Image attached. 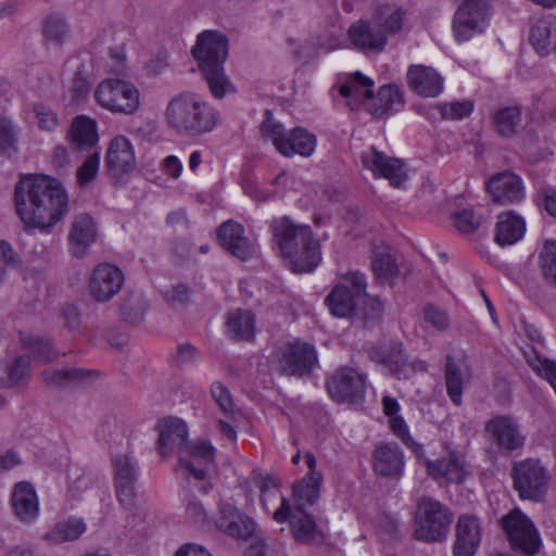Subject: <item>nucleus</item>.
Returning a JSON list of instances; mask_svg holds the SVG:
<instances>
[{
  "instance_id": "15",
  "label": "nucleus",
  "mask_w": 556,
  "mask_h": 556,
  "mask_svg": "<svg viewBox=\"0 0 556 556\" xmlns=\"http://www.w3.org/2000/svg\"><path fill=\"white\" fill-rule=\"evenodd\" d=\"M361 162L375 177H383L394 187H401L407 180L403 161L389 156L375 147L362 153Z\"/></svg>"
},
{
  "instance_id": "1",
  "label": "nucleus",
  "mask_w": 556,
  "mask_h": 556,
  "mask_svg": "<svg viewBox=\"0 0 556 556\" xmlns=\"http://www.w3.org/2000/svg\"><path fill=\"white\" fill-rule=\"evenodd\" d=\"M15 213L26 232L49 233L68 213V198L61 184L46 175L22 176L14 188Z\"/></svg>"
},
{
  "instance_id": "54",
  "label": "nucleus",
  "mask_w": 556,
  "mask_h": 556,
  "mask_svg": "<svg viewBox=\"0 0 556 556\" xmlns=\"http://www.w3.org/2000/svg\"><path fill=\"white\" fill-rule=\"evenodd\" d=\"M16 139L11 122L0 118V152L11 156L16 153Z\"/></svg>"
},
{
  "instance_id": "35",
  "label": "nucleus",
  "mask_w": 556,
  "mask_h": 556,
  "mask_svg": "<svg viewBox=\"0 0 556 556\" xmlns=\"http://www.w3.org/2000/svg\"><path fill=\"white\" fill-rule=\"evenodd\" d=\"M494 131L502 138H511L522 126V112L519 105L497 109L491 116Z\"/></svg>"
},
{
  "instance_id": "14",
  "label": "nucleus",
  "mask_w": 556,
  "mask_h": 556,
  "mask_svg": "<svg viewBox=\"0 0 556 556\" xmlns=\"http://www.w3.org/2000/svg\"><path fill=\"white\" fill-rule=\"evenodd\" d=\"M115 492L119 503L128 510L135 507L138 479V463L129 454H119L113 458Z\"/></svg>"
},
{
  "instance_id": "19",
  "label": "nucleus",
  "mask_w": 556,
  "mask_h": 556,
  "mask_svg": "<svg viewBox=\"0 0 556 556\" xmlns=\"http://www.w3.org/2000/svg\"><path fill=\"white\" fill-rule=\"evenodd\" d=\"M455 533L454 556H475L482 539L480 519L472 515H460L456 522Z\"/></svg>"
},
{
  "instance_id": "63",
  "label": "nucleus",
  "mask_w": 556,
  "mask_h": 556,
  "mask_svg": "<svg viewBox=\"0 0 556 556\" xmlns=\"http://www.w3.org/2000/svg\"><path fill=\"white\" fill-rule=\"evenodd\" d=\"M254 480L261 490L262 497L270 490L279 489L281 485L280 479L273 473H266V475L258 473L254 478Z\"/></svg>"
},
{
  "instance_id": "9",
  "label": "nucleus",
  "mask_w": 556,
  "mask_h": 556,
  "mask_svg": "<svg viewBox=\"0 0 556 556\" xmlns=\"http://www.w3.org/2000/svg\"><path fill=\"white\" fill-rule=\"evenodd\" d=\"M273 362L280 374L303 377L312 372L318 359L314 345L294 341L279 346L273 354Z\"/></svg>"
},
{
  "instance_id": "32",
  "label": "nucleus",
  "mask_w": 556,
  "mask_h": 556,
  "mask_svg": "<svg viewBox=\"0 0 556 556\" xmlns=\"http://www.w3.org/2000/svg\"><path fill=\"white\" fill-rule=\"evenodd\" d=\"M525 231L523 218L509 211L498 216L494 239L501 247L511 245L523 237Z\"/></svg>"
},
{
  "instance_id": "28",
  "label": "nucleus",
  "mask_w": 556,
  "mask_h": 556,
  "mask_svg": "<svg viewBox=\"0 0 556 556\" xmlns=\"http://www.w3.org/2000/svg\"><path fill=\"white\" fill-rule=\"evenodd\" d=\"M11 505L18 520L30 523L39 515V502L35 488L29 482H18L11 494Z\"/></svg>"
},
{
  "instance_id": "22",
  "label": "nucleus",
  "mask_w": 556,
  "mask_h": 556,
  "mask_svg": "<svg viewBox=\"0 0 556 556\" xmlns=\"http://www.w3.org/2000/svg\"><path fill=\"white\" fill-rule=\"evenodd\" d=\"M277 522L290 521L291 531L294 538L302 542H309L315 539L316 523L305 509H291V504L285 496L281 497V505L274 513Z\"/></svg>"
},
{
  "instance_id": "11",
  "label": "nucleus",
  "mask_w": 556,
  "mask_h": 556,
  "mask_svg": "<svg viewBox=\"0 0 556 556\" xmlns=\"http://www.w3.org/2000/svg\"><path fill=\"white\" fill-rule=\"evenodd\" d=\"M368 356L372 362L384 365L397 378L407 379L418 371L427 370L426 362L420 359L409 362L401 342L371 346L368 350Z\"/></svg>"
},
{
  "instance_id": "4",
  "label": "nucleus",
  "mask_w": 556,
  "mask_h": 556,
  "mask_svg": "<svg viewBox=\"0 0 556 556\" xmlns=\"http://www.w3.org/2000/svg\"><path fill=\"white\" fill-rule=\"evenodd\" d=\"M191 54L215 99L235 92V86L225 73L228 58V38L218 30H204L198 35Z\"/></svg>"
},
{
  "instance_id": "34",
  "label": "nucleus",
  "mask_w": 556,
  "mask_h": 556,
  "mask_svg": "<svg viewBox=\"0 0 556 556\" xmlns=\"http://www.w3.org/2000/svg\"><path fill=\"white\" fill-rule=\"evenodd\" d=\"M372 87L374 80L371 78L361 72H355L350 79L340 87L339 92L343 98L350 99L348 105H350L352 110H355L356 106L365 100L370 102V99L374 97Z\"/></svg>"
},
{
  "instance_id": "7",
  "label": "nucleus",
  "mask_w": 556,
  "mask_h": 556,
  "mask_svg": "<svg viewBox=\"0 0 556 556\" xmlns=\"http://www.w3.org/2000/svg\"><path fill=\"white\" fill-rule=\"evenodd\" d=\"M451 522L452 514L446 506L422 497L417 503L414 536L424 542H441L446 539Z\"/></svg>"
},
{
  "instance_id": "56",
  "label": "nucleus",
  "mask_w": 556,
  "mask_h": 556,
  "mask_svg": "<svg viewBox=\"0 0 556 556\" xmlns=\"http://www.w3.org/2000/svg\"><path fill=\"white\" fill-rule=\"evenodd\" d=\"M29 376V362L25 357L14 361L8 370V382L10 386L22 383Z\"/></svg>"
},
{
  "instance_id": "8",
  "label": "nucleus",
  "mask_w": 556,
  "mask_h": 556,
  "mask_svg": "<svg viewBox=\"0 0 556 556\" xmlns=\"http://www.w3.org/2000/svg\"><path fill=\"white\" fill-rule=\"evenodd\" d=\"M97 103L112 113L131 115L140 106L139 90L129 81L122 79H104L96 91Z\"/></svg>"
},
{
  "instance_id": "24",
  "label": "nucleus",
  "mask_w": 556,
  "mask_h": 556,
  "mask_svg": "<svg viewBox=\"0 0 556 556\" xmlns=\"http://www.w3.org/2000/svg\"><path fill=\"white\" fill-rule=\"evenodd\" d=\"M105 165L113 177H121L135 168L134 148L125 136H116L111 140L105 155Z\"/></svg>"
},
{
  "instance_id": "33",
  "label": "nucleus",
  "mask_w": 556,
  "mask_h": 556,
  "mask_svg": "<svg viewBox=\"0 0 556 556\" xmlns=\"http://www.w3.org/2000/svg\"><path fill=\"white\" fill-rule=\"evenodd\" d=\"M530 41L540 55H548L556 47V16L547 15L539 20L531 28Z\"/></svg>"
},
{
  "instance_id": "53",
  "label": "nucleus",
  "mask_w": 556,
  "mask_h": 556,
  "mask_svg": "<svg viewBox=\"0 0 556 556\" xmlns=\"http://www.w3.org/2000/svg\"><path fill=\"white\" fill-rule=\"evenodd\" d=\"M530 367L538 376L553 383L556 382V362L547 357L535 355L528 361Z\"/></svg>"
},
{
  "instance_id": "30",
  "label": "nucleus",
  "mask_w": 556,
  "mask_h": 556,
  "mask_svg": "<svg viewBox=\"0 0 556 556\" xmlns=\"http://www.w3.org/2000/svg\"><path fill=\"white\" fill-rule=\"evenodd\" d=\"M427 470L435 480L445 479L455 483L462 482L466 475L464 457L457 452H451L437 460H428Z\"/></svg>"
},
{
  "instance_id": "29",
  "label": "nucleus",
  "mask_w": 556,
  "mask_h": 556,
  "mask_svg": "<svg viewBox=\"0 0 556 556\" xmlns=\"http://www.w3.org/2000/svg\"><path fill=\"white\" fill-rule=\"evenodd\" d=\"M97 230L93 219L88 214L75 217L68 235L71 250L76 257H83L87 249L96 241Z\"/></svg>"
},
{
  "instance_id": "10",
  "label": "nucleus",
  "mask_w": 556,
  "mask_h": 556,
  "mask_svg": "<svg viewBox=\"0 0 556 556\" xmlns=\"http://www.w3.org/2000/svg\"><path fill=\"white\" fill-rule=\"evenodd\" d=\"M501 523L515 551L526 556H534L540 553L542 547L540 533L532 521L520 509H513L503 516Z\"/></svg>"
},
{
  "instance_id": "18",
  "label": "nucleus",
  "mask_w": 556,
  "mask_h": 556,
  "mask_svg": "<svg viewBox=\"0 0 556 556\" xmlns=\"http://www.w3.org/2000/svg\"><path fill=\"white\" fill-rule=\"evenodd\" d=\"M215 526L225 534L247 541L256 529L255 522L243 511L229 503L219 505V516Z\"/></svg>"
},
{
  "instance_id": "42",
  "label": "nucleus",
  "mask_w": 556,
  "mask_h": 556,
  "mask_svg": "<svg viewBox=\"0 0 556 556\" xmlns=\"http://www.w3.org/2000/svg\"><path fill=\"white\" fill-rule=\"evenodd\" d=\"M255 317L249 311L238 309L227 320V331L232 339L251 340L254 337Z\"/></svg>"
},
{
  "instance_id": "62",
  "label": "nucleus",
  "mask_w": 556,
  "mask_h": 556,
  "mask_svg": "<svg viewBox=\"0 0 556 556\" xmlns=\"http://www.w3.org/2000/svg\"><path fill=\"white\" fill-rule=\"evenodd\" d=\"M62 318L64 319L65 327L68 328L71 331L77 330L81 323V316L79 311L68 304L65 305L62 309Z\"/></svg>"
},
{
  "instance_id": "59",
  "label": "nucleus",
  "mask_w": 556,
  "mask_h": 556,
  "mask_svg": "<svg viewBox=\"0 0 556 556\" xmlns=\"http://www.w3.org/2000/svg\"><path fill=\"white\" fill-rule=\"evenodd\" d=\"M186 515L193 523L198 526H203L208 522L207 513L203 504L195 498L190 500L187 503Z\"/></svg>"
},
{
  "instance_id": "23",
  "label": "nucleus",
  "mask_w": 556,
  "mask_h": 556,
  "mask_svg": "<svg viewBox=\"0 0 556 556\" xmlns=\"http://www.w3.org/2000/svg\"><path fill=\"white\" fill-rule=\"evenodd\" d=\"M217 238L227 252L241 261L250 260L254 254V247L244 236L243 226L232 219L218 227Z\"/></svg>"
},
{
  "instance_id": "20",
  "label": "nucleus",
  "mask_w": 556,
  "mask_h": 556,
  "mask_svg": "<svg viewBox=\"0 0 556 556\" xmlns=\"http://www.w3.org/2000/svg\"><path fill=\"white\" fill-rule=\"evenodd\" d=\"M486 190L493 201L502 205L514 204L525 198L521 178L510 170L492 176L486 184Z\"/></svg>"
},
{
  "instance_id": "16",
  "label": "nucleus",
  "mask_w": 556,
  "mask_h": 556,
  "mask_svg": "<svg viewBox=\"0 0 556 556\" xmlns=\"http://www.w3.org/2000/svg\"><path fill=\"white\" fill-rule=\"evenodd\" d=\"M124 285V274L115 265H98L90 278V293L98 302H106L117 294Z\"/></svg>"
},
{
  "instance_id": "3",
  "label": "nucleus",
  "mask_w": 556,
  "mask_h": 556,
  "mask_svg": "<svg viewBox=\"0 0 556 556\" xmlns=\"http://www.w3.org/2000/svg\"><path fill=\"white\" fill-rule=\"evenodd\" d=\"M167 126L178 135L200 137L214 131L220 112L197 93L184 91L173 97L165 109Z\"/></svg>"
},
{
  "instance_id": "41",
  "label": "nucleus",
  "mask_w": 556,
  "mask_h": 556,
  "mask_svg": "<svg viewBox=\"0 0 556 556\" xmlns=\"http://www.w3.org/2000/svg\"><path fill=\"white\" fill-rule=\"evenodd\" d=\"M86 530V525L81 519L68 518L58 522L49 532L43 535V540L50 545H58L67 541L78 539Z\"/></svg>"
},
{
  "instance_id": "6",
  "label": "nucleus",
  "mask_w": 556,
  "mask_h": 556,
  "mask_svg": "<svg viewBox=\"0 0 556 556\" xmlns=\"http://www.w3.org/2000/svg\"><path fill=\"white\" fill-rule=\"evenodd\" d=\"M509 477L513 489L522 501L542 503L545 501L552 476L538 458H527L511 464Z\"/></svg>"
},
{
  "instance_id": "40",
  "label": "nucleus",
  "mask_w": 556,
  "mask_h": 556,
  "mask_svg": "<svg viewBox=\"0 0 556 556\" xmlns=\"http://www.w3.org/2000/svg\"><path fill=\"white\" fill-rule=\"evenodd\" d=\"M383 315V305L377 296H365L356 305L352 320L355 325L370 329L380 325Z\"/></svg>"
},
{
  "instance_id": "64",
  "label": "nucleus",
  "mask_w": 556,
  "mask_h": 556,
  "mask_svg": "<svg viewBox=\"0 0 556 556\" xmlns=\"http://www.w3.org/2000/svg\"><path fill=\"white\" fill-rule=\"evenodd\" d=\"M35 111L41 129L53 130L58 126L56 115L52 111L45 110L43 108H36Z\"/></svg>"
},
{
  "instance_id": "52",
  "label": "nucleus",
  "mask_w": 556,
  "mask_h": 556,
  "mask_svg": "<svg viewBox=\"0 0 556 556\" xmlns=\"http://www.w3.org/2000/svg\"><path fill=\"white\" fill-rule=\"evenodd\" d=\"M100 165L99 152L91 153L77 169V182L79 186L90 184L97 176Z\"/></svg>"
},
{
  "instance_id": "13",
  "label": "nucleus",
  "mask_w": 556,
  "mask_h": 556,
  "mask_svg": "<svg viewBox=\"0 0 556 556\" xmlns=\"http://www.w3.org/2000/svg\"><path fill=\"white\" fill-rule=\"evenodd\" d=\"M488 14L484 0H463L453 22L456 40L465 41L482 31L488 25Z\"/></svg>"
},
{
  "instance_id": "38",
  "label": "nucleus",
  "mask_w": 556,
  "mask_h": 556,
  "mask_svg": "<svg viewBox=\"0 0 556 556\" xmlns=\"http://www.w3.org/2000/svg\"><path fill=\"white\" fill-rule=\"evenodd\" d=\"M405 15L406 12L400 7L381 4L376 9L372 21L379 29H382L388 40L389 36L395 35L403 29Z\"/></svg>"
},
{
  "instance_id": "61",
  "label": "nucleus",
  "mask_w": 556,
  "mask_h": 556,
  "mask_svg": "<svg viewBox=\"0 0 556 556\" xmlns=\"http://www.w3.org/2000/svg\"><path fill=\"white\" fill-rule=\"evenodd\" d=\"M191 293L192 291L187 285L178 283L166 293V298L173 303L185 305L189 303Z\"/></svg>"
},
{
  "instance_id": "50",
  "label": "nucleus",
  "mask_w": 556,
  "mask_h": 556,
  "mask_svg": "<svg viewBox=\"0 0 556 556\" xmlns=\"http://www.w3.org/2000/svg\"><path fill=\"white\" fill-rule=\"evenodd\" d=\"M439 112L446 119H462L469 116L473 111V102L465 100L462 102H450L438 104Z\"/></svg>"
},
{
  "instance_id": "58",
  "label": "nucleus",
  "mask_w": 556,
  "mask_h": 556,
  "mask_svg": "<svg viewBox=\"0 0 556 556\" xmlns=\"http://www.w3.org/2000/svg\"><path fill=\"white\" fill-rule=\"evenodd\" d=\"M211 394L223 412H232L233 402L230 392L223 383L214 382L211 387Z\"/></svg>"
},
{
  "instance_id": "51",
  "label": "nucleus",
  "mask_w": 556,
  "mask_h": 556,
  "mask_svg": "<svg viewBox=\"0 0 556 556\" xmlns=\"http://www.w3.org/2000/svg\"><path fill=\"white\" fill-rule=\"evenodd\" d=\"M482 222L481 216H478L471 208H465L454 215V225L463 233L475 232Z\"/></svg>"
},
{
  "instance_id": "43",
  "label": "nucleus",
  "mask_w": 556,
  "mask_h": 556,
  "mask_svg": "<svg viewBox=\"0 0 556 556\" xmlns=\"http://www.w3.org/2000/svg\"><path fill=\"white\" fill-rule=\"evenodd\" d=\"M90 372L77 368L47 370L43 372L48 386L65 388L78 384L86 380Z\"/></svg>"
},
{
  "instance_id": "44",
  "label": "nucleus",
  "mask_w": 556,
  "mask_h": 556,
  "mask_svg": "<svg viewBox=\"0 0 556 556\" xmlns=\"http://www.w3.org/2000/svg\"><path fill=\"white\" fill-rule=\"evenodd\" d=\"M445 384L447 395L456 406H459L463 396V377L460 368L451 355L446 356Z\"/></svg>"
},
{
  "instance_id": "49",
  "label": "nucleus",
  "mask_w": 556,
  "mask_h": 556,
  "mask_svg": "<svg viewBox=\"0 0 556 556\" xmlns=\"http://www.w3.org/2000/svg\"><path fill=\"white\" fill-rule=\"evenodd\" d=\"M23 343L29 350L33 357L39 362L50 361L56 355L49 340H43L35 336H26L23 338Z\"/></svg>"
},
{
  "instance_id": "46",
  "label": "nucleus",
  "mask_w": 556,
  "mask_h": 556,
  "mask_svg": "<svg viewBox=\"0 0 556 556\" xmlns=\"http://www.w3.org/2000/svg\"><path fill=\"white\" fill-rule=\"evenodd\" d=\"M372 270L376 278L381 283H391L399 274L394 256L386 251L376 253L372 262Z\"/></svg>"
},
{
  "instance_id": "36",
  "label": "nucleus",
  "mask_w": 556,
  "mask_h": 556,
  "mask_svg": "<svg viewBox=\"0 0 556 556\" xmlns=\"http://www.w3.org/2000/svg\"><path fill=\"white\" fill-rule=\"evenodd\" d=\"M70 138L77 150L93 148L99 139L96 121L85 115L75 117L70 130Z\"/></svg>"
},
{
  "instance_id": "45",
  "label": "nucleus",
  "mask_w": 556,
  "mask_h": 556,
  "mask_svg": "<svg viewBox=\"0 0 556 556\" xmlns=\"http://www.w3.org/2000/svg\"><path fill=\"white\" fill-rule=\"evenodd\" d=\"M542 278L552 287H556V240L546 241L539 254Z\"/></svg>"
},
{
  "instance_id": "26",
  "label": "nucleus",
  "mask_w": 556,
  "mask_h": 556,
  "mask_svg": "<svg viewBox=\"0 0 556 556\" xmlns=\"http://www.w3.org/2000/svg\"><path fill=\"white\" fill-rule=\"evenodd\" d=\"M159 451L161 455L166 456L170 453L184 454L187 441V425L177 418H166L159 424Z\"/></svg>"
},
{
  "instance_id": "47",
  "label": "nucleus",
  "mask_w": 556,
  "mask_h": 556,
  "mask_svg": "<svg viewBox=\"0 0 556 556\" xmlns=\"http://www.w3.org/2000/svg\"><path fill=\"white\" fill-rule=\"evenodd\" d=\"M147 305L143 295L138 292L128 294L121 305V313L126 321L139 324L143 320Z\"/></svg>"
},
{
  "instance_id": "39",
  "label": "nucleus",
  "mask_w": 556,
  "mask_h": 556,
  "mask_svg": "<svg viewBox=\"0 0 556 556\" xmlns=\"http://www.w3.org/2000/svg\"><path fill=\"white\" fill-rule=\"evenodd\" d=\"M323 483L321 473H307L293 488V498L295 508L305 509L306 506L314 505L319 498L320 485Z\"/></svg>"
},
{
  "instance_id": "37",
  "label": "nucleus",
  "mask_w": 556,
  "mask_h": 556,
  "mask_svg": "<svg viewBox=\"0 0 556 556\" xmlns=\"http://www.w3.org/2000/svg\"><path fill=\"white\" fill-rule=\"evenodd\" d=\"M333 316L340 318H352L356 305L361 303L346 285H340L327 295L325 300Z\"/></svg>"
},
{
  "instance_id": "25",
  "label": "nucleus",
  "mask_w": 556,
  "mask_h": 556,
  "mask_svg": "<svg viewBox=\"0 0 556 556\" xmlns=\"http://www.w3.org/2000/svg\"><path fill=\"white\" fill-rule=\"evenodd\" d=\"M406 79L409 89L420 97L434 98L443 90V77L430 66L410 65Z\"/></svg>"
},
{
  "instance_id": "12",
  "label": "nucleus",
  "mask_w": 556,
  "mask_h": 556,
  "mask_svg": "<svg viewBox=\"0 0 556 556\" xmlns=\"http://www.w3.org/2000/svg\"><path fill=\"white\" fill-rule=\"evenodd\" d=\"M327 390L338 403H358L365 396L366 376L351 367H341L327 381Z\"/></svg>"
},
{
  "instance_id": "5",
  "label": "nucleus",
  "mask_w": 556,
  "mask_h": 556,
  "mask_svg": "<svg viewBox=\"0 0 556 556\" xmlns=\"http://www.w3.org/2000/svg\"><path fill=\"white\" fill-rule=\"evenodd\" d=\"M260 131L262 138L270 142L285 157L295 155L308 157L316 149L317 141L314 134L300 126L287 129L282 123L273 118L269 112L266 119L261 123Z\"/></svg>"
},
{
  "instance_id": "27",
  "label": "nucleus",
  "mask_w": 556,
  "mask_h": 556,
  "mask_svg": "<svg viewBox=\"0 0 556 556\" xmlns=\"http://www.w3.org/2000/svg\"><path fill=\"white\" fill-rule=\"evenodd\" d=\"M404 465V453L396 443L380 444L374 451V471L381 477L399 478L403 472Z\"/></svg>"
},
{
  "instance_id": "31",
  "label": "nucleus",
  "mask_w": 556,
  "mask_h": 556,
  "mask_svg": "<svg viewBox=\"0 0 556 556\" xmlns=\"http://www.w3.org/2000/svg\"><path fill=\"white\" fill-rule=\"evenodd\" d=\"M404 106V96L396 85H384L378 89L377 96L367 104L368 112L377 118L387 115L392 110Z\"/></svg>"
},
{
  "instance_id": "57",
  "label": "nucleus",
  "mask_w": 556,
  "mask_h": 556,
  "mask_svg": "<svg viewBox=\"0 0 556 556\" xmlns=\"http://www.w3.org/2000/svg\"><path fill=\"white\" fill-rule=\"evenodd\" d=\"M424 318L439 331L445 330L450 325L446 313L434 305H427L425 307Z\"/></svg>"
},
{
  "instance_id": "48",
  "label": "nucleus",
  "mask_w": 556,
  "mask_h": 556,
  "mask_svg": "<svg viewBox=\"0 0 556 556\" xmlns=\"http://www.w3.org/2000/svg\"><path fill=\"white\" fill-rule=\"evenodd\" d=\"M42 34L48 43L61 46L67 35V25L58 15H49L43 21Z\"/></svg>"
},
{
  "instance_id": "21",
  "label": "nucleus",
  "mask_w": 556,
  "mask_h": 556,
  "mask_svg": "<svg viewBox=\"0 0 556 556\" xmlns=\"http://www.w3.org/2000/svg\"><path fill=\"white\" fill-rule=\"evenodd\" d=\"M348 34L354 48L364 53H379L388 43L386 34L372 20L353 23Z\"/></svg>"
},
{
  "instance_id": "55",
  "label": "nucleus",
  "mask_w": 556,
  "mask_h": 556,
  "mask_svg": "<svg viewBox=\"0 0 556 556\" xmlns=\"http://www.w3.org/2000/svg\"><path fill=\"white\" fill-rule=\"evenodd\" d=\"M184 453H188L193 457L203 459L206 463H212L215 457V448L208 441H198L194 443H187Z\"/></svg>"
},
{
  "instance_id": "17",
  "label": "nucleus",
  "mask_w": 556,
  "mask_h": 556,
  "mask_svg": "<svg viewBox=\"0 0 556 556\" xmlns=\"http://www.w3.org/2000/svg\"><path fill=\"white\" fill-rule=\"evenodd\" d=\"M485 431L498 448L514 452L525 444L517 421L510 416L497 415L485 424Z\"/></svg>"
},
{
  "instance_id": "60",
  "label": "nucleus",
  "mask_w": 556,
  "mask_h": 556,
  "mask_svg": "<svg viewBox=\"0 0 556 556\" xmlns=\"http://www.w3.org/2000/svg\"><path fill=\"white\" fill-rule=\"evenodd\" d=\"M344 279H345L346 283L349 285L348 287L350 288V286H351L352 294L355 295L358 300L367 296V294H366L367 282H366L365 276L363 274H361L358 271L350 273L345 276Z\"/></svg>"
},
{
  "instance_id": "2",
  "label": "nucleus",
  "mask_w": 556,
  "mask_h": 556,
  "mask_svg": "<svg viewBox=\"0 0 556 556\" xmlns=\"http://www.w3.org/2000/svg\"><path fill=\"white\" fill-rule=\"evenodd\" d=\"M273 243L294 273H309L321 261L320 244L312 228L298 225L288 216L274 218L269 224Z\"/></svg>"
}]
</instances>
